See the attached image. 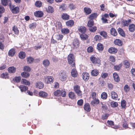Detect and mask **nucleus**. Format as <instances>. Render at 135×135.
<instances>
[{
  "label": "nucleus",
  "mask_w": 135,
  "mask_h": 135,
  "mask_svg": "<svg viewBox=\"0 0 135 135\" xmlns=\"http://www.w3.org/2000/svg\"><path fill=\"white\" fill-rule=\"evenodd\" d=\"M59 79L61 81H64L66 80L67 75L65 71H61L59 73Z\"/></svg>",
  "instance_id": "1"
},
{
  "label": "nucleus",
  "mask_w": 135,
  "mask_h": 135,
  "mask_svg": "<svg viewBox=\"0 0 135 135\" xmlns=\"http://www.w3.org/2000/svg\"><path fill=\"white\" fill-rule=\"evenodd\" d=\"M68 59L69 63V64H72L73 63L74 64L73 65L72 67H75L74 65L75 59L74 54H69L68 56Z\"/></svg>",
  "instance_id": "2"
},
{
  "label": "nucleus",
  "mask_w": 135,
  "mask_h": 135,
  "mask_svg": "<svg viewBox=\"0 0 135 135\" xmlns=\"http://www.w3.org/2000/svg\"><path fill=\"white\" fill-rule=\"evenodd\" d=\"M90 59L92 62L95 64H99L100 63V60L98 58H97L94 56L90 57Z\"/></svg>",
  "instance_id": "3"
},
{
  "label": "nucleus",
  "mask_w": 135,
  "mask_h": 135,
  "mask_svg": "<svg viewBox=\"0 0 135 135\" xmlns=\"http://www.w3.org/2000/svg\"><path fill=\"white\" fill-rule=\"evenodd\" d=\"M74 90L76 93L79 96H81L82 95L81 91L80 90V86L76 85L74 87Z\"/></svg>",
  "instance_id": "4"
},
{
  "label": "nucleus",
  "mask_w": 135,
  "mask_h": 135,
  "mask_svg": "<svg viewBox=\"0 0 135 135\" xmlns=\"http://www.w3.org/2000/svg\"><path fill=\"white\" fill-rule=\"evenodd\" d=\"M9 7L12 12L13 13H17L19 12V9L18 7H15L14 6L11 5H9Z\"/></svg>",
  "instance_id": "5"
},
{
  "label": "nucleus",
  "mask_w": 135,
  "mask_h": 135,
  "mask_svg": "<svg viewBox=\"0 0 135 135\" xmlns=\"http://www.w3.org/2000/svg\"><path fill=\"white\" fill-rule=\"evenodd\" d=\"M131 22V20L130 19L127 20H123L121 23L122 26L125 27L128 26L129 23Z\"/></svg>",
  "instance_id": "6"
},
{
  "label": "nucleus",
  "mask_w": 135,
  "mask_h": 135,
  "mask_svg": "<svg viewBox=\"0 0 135 135\" xmlns=\"http://www.w3.org/2000/svg\"><path fill=\"white\" fill-rule=\"evenodd\" d=\"M107 123L108 126L111 127L113 128L117 129L118 128V127L117 126L114 125V122L112 120H107Z\"/></svg>",
  "instance_id": "7"
},
{
  "label": "nucleus",
  "mask_w": 135,
  "mask_h": 135,
  "mask_svg": "<svg viewBox=\"0 0 135 135\" xmlns=\"http://www.w3.org/2000/svg\"><path fill=\"white\" fill-rule=\"evenodd\" d=\"M36 87L39 89H42L44 87V84L41 81H37L35 84Z\"/></svg>",
  "instance_id": "8"
},
{
  "label": "nucleus",
  "mask_w": 135,
  "mask_h": 135,
  "mask_svg": "<svg viewBox=\"0 0 135 135\" xmlns=\"http://www.w3.org/2000/svg\"><path fill=\"white\" fill-rule=\"evenodd\" d=\"M83 79L85 81H87L89 79V74L86 72H84L82 74Z\"/></svg>",
  "instance_id": "9"
},
{
  "label": "nucleus",
  "mask_w": 135,
  "mask_h": 135,
  "mask_svg": "<svg viewBox=\"0 0 135 135\" xmlns=\"http://www.w3.org/2000/svg\"><path fill=\"white\" fill-rule=\"evenodd\" d=\"M110 95L112 98L113 100H116L118 98V95L114 91H112L110 93Z\"/></svg>",
  "instance_id": "10"
},
{
  "label": "nucleus",
  "mask_w": 135,
  "mask_h": 135,
  "mask_svg": "<svg viewBox=\"0 0 135 135\" xmlns=\"http://www.w3.org/2000/svg\"><path fill=\"white\" fill-rule=\"evenodd\" d=\"M108 51L110 54H115L117 52V50L115 47H111L108 49Z\"/></svg>",
  "instance_id": "11"
},
{
  "label": "nucleus",
  "mask_w": 135,
  "mask_h": 135,
  "mask_svg": "<svg viewBox=\"0 0 135 135\" xmlns=\"http://www.w3.org/2000/svg\"><path fill=\"white\" fill-rule=\"evenodd\" d=\"M44 15L43 13L41 11H36L34 13V15L37 17H41Z\"/></svg>",
  "instance_id": "12"
},
{
  "label": "nucleus",
  "mask_w": 135,
  "mask_h": 135,
  "mask_svg": "<svg viewBox=\"0 0 135 135\" xmlns=\"http://www.w3.org/2000/svg\"><path fill=\"white\" fill-rule=\"evenodd\" d=\"M113 76L114 79L115 81L118 82L119 81L120 79L117 73H114L113 74Z\"/></svg>",
  "instance_id": "13"
},
{
  "label": "nucleus",
  "mask_w": 135,
  "mask_h": 135,
  "mask_svg": "<svg viewBox=\"0 0 135 135\" xmlns=\"http://www.w3.org/2000/svg\"><path fill=\"white\" fill-rule=\"evenodd\" d=\"M39 95L41 97L46 98L47 95V94L46 92L42 91L40 92Z\"/></svg>",
  "instance_id": "14"
},
{
  "label": "nucleus",
  "mask_w": 135,
  "mask_h": 135,
  "mask_svg": "<svg viewBox=\"0 0 135 135\" xmlns=\"http://www.w3.org/2000/svg\"><path fill=\"white\" fill-rule=\"evenodd\" d=\"M19 88L20 89L22 92L25 91L28 89V88L26 86L23 85H21L19 86Z\"/></svg>",
  "instance_id": "15"
},
{
  "label": "nucleus",
  "mask_w": 135,
  "mask_h": 135,
  "mask_svg": "<svg viewBox=\"0 0 135 135\" xmlns=\"http://www.w3.org/2000/svg\"><path fill=\"white\" fill-rule=\"evenodd\" d=\"M15 49L12 48L9 50L8 52V55L11 57L13 56L15 54Z\"/></svg>",
  "instance_id": "16"
},
{
  "label": "nucleus",
  "mask_w": 135,
  "mask_h": 135,
  "mask_svg": "<svg viewBox=\"0 0 135 135\" xmlns=\"http://www.w3.org/2000/svg\"><path fill=\"white\" fill-rule=\"evenodd\" d=\"M84 109L87 112H89L90 110V105L88 103H86L84 106Z\"/></svg>",
  "instance_id": "17"
},
{
  "label": "nucleus",
  "mask_w": 135,
  "mask_h": 135,
  "mask_svg": "<svg viewBox=\"0 0 135 135\" xmlns=\"http://www.w3.org/2000/svg\"><path fill=\"white\" fill-rule=\"evenodd\" d=\"M110 32L111 34L114 36H116L117 34V33L116 30L114 28H112L110 29Z\"/></svg>",
  "instance_id": "18"
},
{
  "label": "nucleus",
  "mask_w": 135,
  "mask_h": 135,
  "mask_svg": "<svg viewBox=\"0 0 135 135\" xmlns=\"http://www.w3.org/2000/svg\"><path fill=\"white\" fill-rule=\"evenodd\" d=\"M86 28L85 27L81 26L78 29V30L80 32L82 33H84L86 32Z\"/></svg>",
  "instance_id": "19"
},
{
  "label": "nucleus",
  "mask_w": 135,
  "mask_h": 135,
  "mask_svg": "<svg viewBox=\"0 0 135 135\" xmlns=\"http://www.w3.org/2000/svg\"><path fill=\"white\" fill-rule=\"evenodd\" d=\"M84 10L86 15L89 14L91 12V9L88 7H85L84 8Z\"/></svg>",
  "instance_id": "20"
},
{
  "label": "nucleus",
  "mask_w": 135,
  "mask_h": 135,
  "mask_svg": "<svg viewBox=\"0 0 135 135\" xmlns=\"http://www.w3.org/2000/svg\"><path fill=\"white\" fill-rule=\"evenodd\" d=\"M69 97L72 99L75 98L76 96L75 93L72 92H70L68 94Z\"/></svg>",
  "instance_id": "21"
},
{
  "label": "nucleus",
  "mask_w": 135,
  "mask_h": 135,
  "mask_svg": "<svg viewBox=\"0 0 135 135\" xmlns=\"http://www.w3.org/2000/svg\"><path fill=\"white\" fill-rule=\"evenodd\" d=\"M129 30L131 32H133L135 30V25L133 24H131L129 26Z\"/></svg>",
  "instance_id": "22"
},
{
  "label": "nucleus",
  "mask_w": 135,
  "mask_h": 135,
  "mask_svg": "<svg viewBox=\"0 0 135 135\" xmlns=\"http://www.w3.org/2000/svg\"><path fill=\"white\" fill-rule=\"evenodd\" d=\"M53 79V77L51 76H47L45 78V80L47 81L46 83L47 84H49L51 82H52Z\"/></svg>",
  "instance_id": "23"
},
{
  "label": "nucleus",
  "mask_w": 135,
  "mask_h": 135,
  "mask_svg": "<svg viewBox=\"0 0 135 135\" xmlns=\"http://www.w3.org/2000/svg\"><path fill=\"white\" fill-rule=\"evenodd\" d=\"M122 65V63L118 65H115L114 66V69L115 71H118L120 69Z\"/></svg>",
  "instance_id": "24"
},
{
  "label": "nucleus",
  "mask_w": 135,
  "mask_h": 135,
  "mask_svg": "<svg viewBox=\"0 0 135 135\" xmlns=\"http://www.w3.org/2000/svg\"><path fill=\"white\" fill-rule=\"evenodd\" d=\"M99 103V100L98 99L95 98L93 99V100L91 102V104L94 106L95 104H97Z\"/></svg>",
  "instance_id": "25"
},
{
  "label": "nucleus",
  "mask_w": 135,
  "mask_h": 135,
  "mask_svg": "<svg viewBox=\"0 0 135 135\" xmlns=\"http://www.w3.org/2000/svg\"><path fill=\"white\" fill-rule=\"evenodd\" d=\"M43 64L45 67H47L49 66L50 62L48 60L45 59L43 61Z\"/></svg>",
  "instance_id": "26"
},
{
  "label": "nucleus",
  "mask_w": 135,
  "mask_h": 135,
  "mask_svg": "<svg viewBox=\"0 0 135 135\" xmlns=\"http://www.w3.org/2000/svg\"><path fill=\"white\" fill-rule=\"evenodd\" d=\"M21 84H25L26 85H29L30 84V82L28 81L25 79H22L21 81Z\"/></svg>",
  "instance_id": "27"
},
{
  "label": "nucleus",
  "mask_w": 135,
  "mask_h": 135,
  "mask_svg": "<svg viewBox=\"0 0 135 135\" xmlns=\"http://www.w3.org/2000/svg\"><path fill=\"white\" fill-rule=\"evenodd\" d=\"M99 72L98 70L94 69L91 72V75L93 76H96L99 74Z\"/></svg>",
  "instance_id": "28"
},
{
  "label": "nucleus",
  "mask_w": 135,
  "mask_h": 135,
  "mask_svg": "<svg viewBox=\"0 0 135 135\" xmlns=\"http://www.w3.org/2000/svg\"><path fill=\"white\" fill-rule=\"evenodd\" d=\"M16 70V68L13 66L9 67L8 69V71L10 73H14Z\"/></svg>",
  "instance_id": "29"
},
{
  "label": "nucleus",
  "mask_w": 135,
  "mask_h": 135,
  "mask_svg": "<svg viewBox=\"0 0 135 135\" xmlns=\"http://www.w3.org/2000/svg\"><path fill=\"white\" fill-rule=\"evenodd\" d=\"M97 13H95L91 14L89 16V18L90 20H93V19H95L97 17Z\"/></svg>",
  "instance_id": "30"
},
{
  "label": "nucleus",
  "mask_w": 135,
  "mask_h": 135,
  "mask_svg": "<svg viewBox=\"0 0 135 135\" xmlns=\"http://www.w3.org/2000/svg\"><path fill=\"white\" fill-rule=\"evenodd\" d=\"M118 31L119 33L123 37L125 36V33L123 30L121 28H119L118 29Z\"/></svg>",
  "instance_id": "31"
},
{
  "label": "nucleus",
  "mask_w": 135,
  "mask_h": 135,
  "mask_svg": "<svg viewBox=\"0 0 135 135\" xmlns=\"http://www.w3.org/2000/svg\"><path fill=\"white\" fill-rule=\"evenodd\" d=\"M79 45L78 41L77 39H75L74 40L73 44V48L75 49L78 47Z\"/></svg>",
  "instance_id": "32"
},
{
  "label": "nucleus",
  "mask_w": 135,
  "mask_h": 135,
  "mask_svg": "<svg viewBox=\"0 0 135 135\" xmlns=\"http://www.w3.org/2000/svg\"><path fill=\"white\" fill-rule=\"evenodd\" d=\"M80 36L81 39L83 40H86L88 37L87 35L85 33H82Z\"/></svg>",
  "instance_id": "33"
},
{
  "label": "nucleus",
  "mask_w": 135,
  "mask_h": 135,
  "mask_svg": "<svg viewBox=\"0 0 135 135\" xmlns=\"http://www.w3.org/2000/svg\"><path fill=\"white\" fill-rule=\"evenodd\" d=\"M74 21L72 20L68 21L66 22V25L69 27L72 26L74 25Z\"/></svg>",
  "instance_id": "34"
},
{
  "label": "nucleus",
  "mask_w": 135,
  "mask_h": 135,
  "mask_svg": "<svg viewBox=\"0 0 135 135\" xmlns=\"http://www.w3.org/2000/svg\"><path fill=\"white\" fill-rule=\"evenodd\" d=\"M111 106L112 107H116L118 106V104L116 102L112 101L110 102Z\"/></svg>",
  "instance_id": "35"
},
{
  "label": "nucleus",
  "mask_w": 135,
  "mask_h": 135,
  "mask_svg": "<svg viewBox=\"0 0 135 135\" xmlns=\"http://www.w3.org/2000/svg\"><path fill=\"white\" fill-rule=\"evenodd\" d=\"M114 43L115 45L119 46H121L122 44V41L119 39L115 40L114 41Z\"/></svg>",
  "instance_id": "36"
},
{
  "label": "nucleus",
  "mask_w": 135,
  "mask_h": 135,
  "mask_svg": "<svg viewBox=\"0 0 135 135\" xmlns=\"http://www.w3.org/2000/svg\"><path fill=\"white\" fill-rule=\"evenodd\" d=\"M97 49L99 51H102L103 49V47L102 44L100 43H99L97 45Z\"/></svg>",
  "instance_id": "37"
},
{
  "label": "nucleus",
  "mask_w": 135,
  "mask_h": 135,
  "mask_svg": "<svg viewBox=\"0 0 135 135\" xmlns=\"http://www.w3.org/2000/svg\"><path fill=\"white\" fill-rule=\"evenodd\" d=\"M71 75L73 77H75L77 76V72L75 69H72L71 72Z\"/></svg>",
  "instance_id": "38"
},
{
  "label": "nucleus",
  "mask_w": 135,
  "mask_h": 135,
  "mask_svg": "<svg viewBox=\"0 0 135 135\" xmlns=\"http://www.w3.org/2000/svg\"><path fill=\"white\" fill-rule=\"evenodd\" d=\"M10 2L9 0H1L2 4L4 6H6L8 3L10 4Z\"/></svg>",
  "instance_id": "39"
},
{
  "label": "nucleus",
  "mask_w": 135,
  "mask_h": 135,
  "mask_svg": "<svg viewBox=\"0 0 135 135\" xmlns=\"http://www.w3.org/2000/svg\"><path fill=\"white\" fill-rule=\"evenodd\" d=\"M101 98L103 99H105L107 98V94L105 92H103L101 94Z\"/></svg>",
  "instance_id": "40"
},
{
  "label": "nucleus",
  "mask_w": 135,
  "mask_h": 135,
  "mask_svg": "<svg viewBox=\"0 0 135 135\" xmlns=\"http://www.w3.org/2000/svg\"><path fill=\"white\" fill-rule=\"evenodd\" d=\"M61 90H57L56 91L54 92V95L56 96H61Z\"/></svg>",
  "instance_id": "41"
},
{
  "label": "nucleus",
  "mask_w": 135,
  "mask_h": 135,
  "mask_svg": "<svg viewBox=\"0 0 135 135\" xmlns=\"http://www.w3.org/2000/svg\"><path fill=\"white\" fill-rule=\"evenodd\" d=\"M25 54L23 52H20L19 55V57L21 59L24 58L25 57Z\"/></svg>",
  "instance_id": "42"
},
{
  "label": "nucleus",
  "mask_w": 135,
  "mask_h": 135,
  "mask_svg": "<svg viewBox=\"0 0 135 135\" xmlns=\"http://www.w3.org/2000/svg\"><path fill=\"white\" fill-rule=\"evenodd\" d=\"M21 75L23 77L26 78L29 76L30 74L29 73L24 72L21 73Z\"/></svg>",
  "instance_id": "43"
},
{
  "label": "nucleus",
  "mask_w": 135,
  "mask_h": 135,
  "mask_svg": "<svg viewBox=\"0 0 135 135\" xmlns=\"http://www.w3.org/2000/svg\"><path fill=\"white\" fill-rule=\"evenodd\" d=\"M47 11L49 13H52L54 12V8L51 6H49L47 9Z\"/></svg>",
  "instance_id": "44"
},
{
  "label": "nucleus",
  "mask_w": 135,
  "mask_h": 135,
  "mask_svg": "<svg viewBox=\"0 0 135 135\" xmlns=\"http://www.w3.org/2000/svg\"><path fill=\"white\" fill-rule=\"evenodd\" d=\"M89 27V29L90 31L92 32H95L97 30V27L96 26H94L93 27Z\"/></svg>",
  "instance_id": "45"
},
{
  "label": "nucleus",
  "mask_w": 135,
  "mask_h": 135,
  "mask_svg": "<svg viewBox=\"0 0 135 135\" xmlns=\"http://www.w3.org/2000/svg\"><path fill=\"white\" fill-rule=\"evenodd\" d=\"M124 89L125 92H127L129 91L130 88L128 85L126 84L124 86Z\"/></svg>",
  "instance_id": "46"
},
{
  "label": "nucleus",
  "mask_w": 135,
  "mask_h": 135,
  "mask_svg": "<svg viewBox=\"0 0 135 135\" xmlns=\"http://www.w3.org/2000/svg\"><path fill=\"white\" fill-rule=\"evenodd\" d=\"M94 25V22L92 20H90L88 21L87 25L89 27H92Z\"/></svg>",
  "instance_id": "47"
},
{
  "label": "nucleus",
  "mask_w": 135,
  "mask_h": 135,
  "mask_svg": "<svg viewBox=\"0 0 135 135\" xmlns=\"http://www.w3.org/2000/svg\"><path fill=\"white\" fill-rule=\"evenodd\" d=\"M21 80V77L20 76L16 77L13 79L14 81L17 83L20 82Z\"/></svg>",
  "instance_id": "48"
},
{
  "label": "nucleus",
  "mask_w": 135,
  "mask_h": 135,
  "mask_svg": "<svg viewBox=\"0 0 135 135\" xmlns=\"http://www.w3.org/2000/svg\"><path fill=\"white\" fill-rule=\"evenodd\" d=\"M61 32L62 33L66 34L68 33L69 31L68 28H64L62 29Z\"/></svg>",
  "instance_id": "49"
},
{
  "label": "nucleus",
  "mask_w": 135,
  "mask_h": 135,
  "mask_svg": "<svg viewBox=\"0 0 135 135\" xmlns=\"http://www.w3.org/2000/svg\"><path fill=\"white\" fill-rule=\"evenodd\" d=\"M62 18L65 20H68L69 19V16L66 14H64L62 16Z\"/></svg>",
  "instance_id": "50"
},
{
  "label": "nucleus",
  "mask_w": 135,
  "mask_h": 135,
  "mask_svg": "<svg viewBox=\"0 0 135 135\" xmlns=\"http://www.w3.org/2000/svg\"><path fill=\"white\" fill-rule=\"evenodd\" d=\"M12 30L14 31L15 34H18L19 32L17 27L15 26H14L13 27Z\"/></svg>",
  "instance_id": "51"
},
{
  "label": "nucleus",
  "mask_w": 135,
  "mask_h": 135,
  "mask_svg": "<svg viewBox=\"0 0 135 135\" xmlns=\"http://www.w3.org/2000/svg\"><path fill=\"white\" fill-rule=\"evenodd\" d=\"M63 35H57L56 36V37L58 40H61L63 38Z\"/></svg>",
  "instance_id": "52"
},
{
  "label": "nucleus",
  "mask_w": 135,
  "mask_h": 135,
  "mask_svg": "<svg viewBox=\"0 0 135 135\" xmlns=\"http://www.w3.org/2000/svg\"><path fill=\"white\" fill-rule=\"evenodd\" d=\"M69 8L71 9H74L76 7V6L75 5L72 3L70 4L69 6Z\"/></svg>",
  "instance_id": "53"
},
{
  "label": "nucleus",
  "mask_w": 135,
  "mask_h": 135,
  "mask_svg": "<svg viewBox=\"0 0 135 135\" xmlns=\"http://www.w3.org/2000/svg\"><path fill=\"white\" fill-rule=\"evenodd\" d=\"M1 77L3 78L6 79L8 77V73H3L1 74Z\"/></svg>",
  "instance_id": "54"
},
{
  "label": "nucleus",
  "mask_w": 135,
  "mask_h": 135,
  "mask_svg": "<svg viewBox=\"0 0 135 135\" xmlns=\"http://www.w3.org/2000/svg\"><path fill=\"white\" fill-rule=\"evenodd\" d=\"M124 65L126 66V68H128L130 66V63L127 60H125L124 61Z\"/></svg>",
  "instance_id": "55"
},
{
  "label": "nucleus",
  "mask_w": 135,
  "mask_h": 135,
  "mask_svg": "<svg viewBox=\"0 0 135 135\" xmlns=\"http://www.w3.org/2000/svg\"><path fill=\"white\" fill-rule=\"evenodd\" d=\"M42 3L40 1H37L35 3V6L38 7H40L42 5Z\"/></svg>",
  "instance_id": "56"
},
{
  "label": "nucleus",
  "mask_w": 135,
  "mask_h": 135,
  "mask_svg": "<svg viewBox=\"0 0 135 135\" xmlns=\"http://www.w3.org/2000/svg\"><path fill=\"white\" fill-rule=\"evenodd\" d=\"M34 60L31 57H29L27 58V61L29 63H32Z\"/></svg>",
  "instance_id": "57"
},
{
  "label": "nucleus",
  "mask_w": 135,
  "mask_h": 135,
  "mask_svg": "<svg viewBox=\"0 0 135 135\" xmlns=\"http://www.w3.org/2000/svg\"><path fill=\"white\" fill-rule=\"evenodd\" d=\"M108 76V74L107 73H102L101 75V77L102 78L105 79Z\"/></svg>",
  "instance_id": "58"
},
{
  "label": "nucleus",
  "mask_w": 135,
  "mask_h": 135,
  "mask_svg": "<svg viewBox=\"0 0 135 135\" xmlns=\"http://www.w3.org/2000/svg\"><path fill=\"white\" fill-rule=\"evenodd\" d=\"M109 116V114L105 113L102 116V118L103 120L107 119Z\"/></svg>",
  "instance_id": "59"
},
{
  "label": "nucleus",
  "mask_w": 135,
  "mask_h": 135,
  "mask_svg": "<svg viewBox=\"0 0 135 135\" xmlns=\"http://www.w3.org/2000/svg\"><path fill=\"white\" fill-rule=\"evenodd\" d=\"M36 26V24L35 23H33L31 24L29 26L30 28L31 29L35 28Z\"/></svg>",
  "instance_id": "60"
},
{
  "label": "nucleus",
  "mask_w": 135,
  "mask_h": 135,
  "mask_svg": "<svg viewBox=\"0 0 135 135\" xmlns=\"http://www.w3.org/2000/svg\"><path fill=\"white\" fill-rule=\"evenodd\" d=\"M126 105V101L124 100H123L121 102V106L123 108H125Z\"/></svg>",
  "instance_id": "61"
},
{
  "label": "nucleus",
  "mask_w": 135,
  "mask_h": 135,
  "mask_svg": "<svg viewBox=\"0 0 135 135\" xmlns=\"http://www.w3.org/2000/svg\"><path fill=\"white\" fill-rule=\"evenodd\" d=\"M109 60L112 62H114L115 61V59L114 57L113 56H110Z\"/></svg>",
  "instance_id": "62"
},
{
  "label": "nucleus",
  "mask_w": 135,
  "mask_h": 135,
  "mask_svg": "<svg viewBox=\"0 0 135 135\" xmlns=\"http://www.w3.org/2000/svg\"><path fill=\"white\" fill-rule=\"evenodd\" d=\"M23 70L25 71L29 72L30 71L31 69L29 66H26L24 67Z\"/></svg>",
  "instance_id": "63"
},
{
  "label": "nucleus",
  "mask_w": 135,
  "mask_h": 135,
  "mask_svg": "<svg viewBox=\"0 0 135 135\" xmlns=\"http://www.w3.org/2000/svg\"><path fill=\"white\" fill-rule=\"evenodd\" d=\"M100 34L104 37H106L107 36V33L104 31L101 32H100Z\"/></svg>",
  "instance_id": "64"
}]
</instances>
